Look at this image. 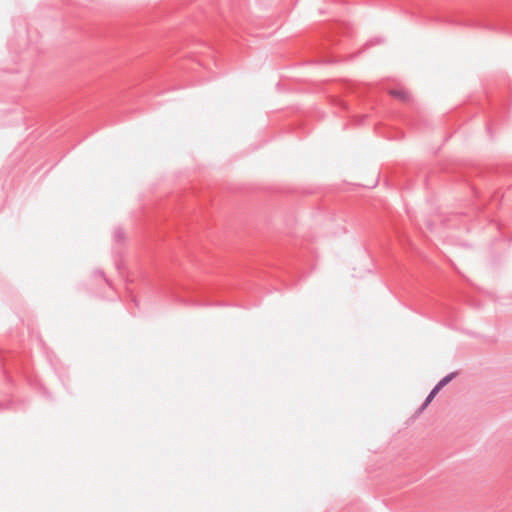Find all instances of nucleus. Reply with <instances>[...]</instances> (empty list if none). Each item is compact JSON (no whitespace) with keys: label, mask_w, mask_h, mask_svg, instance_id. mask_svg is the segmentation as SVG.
<instances>
[{"label":"nucleus","mask_w":512,"mask_h":512,"mask_svg":"<svg viewBox=\"0 0 512 512\" xmlns=\"http://www.w3.org/2000/svg\"><path fill=\"white\" fill-rule=\"evenodd\" d=\"M440 391L439 387H434L431 392L428 394L427 398L425 399L424 403L422 404L420 411H423L430 402L434 399V397L437 395V393Z\"/></svg>","instance_id":"obj_2"},{"label":"nucleus","mask_w":512,"mask_h":512,"mask_svg":"<svg viewBox=\"0 0 512 512\" xmlns=\"http://www.w3.org/2000/svg\"><path fill=\"white\" fill-rule=\"evenodd\" d=\"M389 93H390L391 96L396 97V98L400 99L403 102H407V101L410 100V95L405 90L393 89V90H390Z\"/></svg>","instance_id":"obj_1"},{"label":"nucleus","mask_w":512,"mask_h":512,"mask_svg":"<svg viewBox=\"0 0 512 512\" xmlns=\"http://www.w3.org/2000/svg\"><path fill=\"white\" fill-rule=\"evenodd\" d=\"M456 376V373H450L443 377L436 385V387H439L441 390L444 386H446L454 377Z\"/></svg>","instance_id":"obj_3"}]
</instances>
